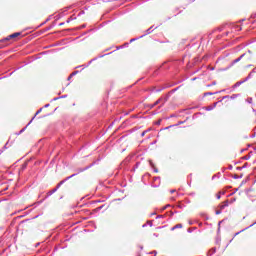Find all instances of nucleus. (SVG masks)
<instances>
[{
    "instance_id": "1",
    "label": "nucleus",
    "mask_w": 256,
    "mask_h": 256,
    "mask_svg": "<svg viewBox=\"0 0 256 256\" xmlns=\"http://www.w3.org/2000/svg\"><path fill=\"white\" fill-rule=\"evenodd\" d=\"M20 35V32L13 33L6 38V41H9V39H17V37H19Z\"/></svg>"
},
{
    "instance_id": "2",
    "label": "nucleus",
    "mask_w": 256,
    "mask_h": 256,
    "mask_svg": "<svg viewBox=\"0 0 256 256\" xmlns=\"http://www.w3.org/2000/svg\"><path fill=\"white\" fill-rule=\"evenodd\" d=\"M237 98V95H232L231 97L225 96L224 99H227L226 101L228 103H233V101Z\"/></svg>"
},
{
    "instance_id": "3",
    "label": "nucleus",
    "mask_w": 256,
    "mask_h": 256,
    "mask_svg": "<svg viewBox=\"0 0 256 256\" xmlns=\"http://www.w3.org/2000/svg\"><path fill=\"white\" fill-rule=\"evenodd\" d=\"M229 205V201H224L221 205H220V210L223 211V209H225V207H227Z\"/></svg>"
},
{
    "instance_id": "4",
    "label": "nucleus",
    "mask_w": 256,
    "mask_h": 256,
    "mask_svg": "<svg viewBox=\"0 0 256 256\" xmlns=\"http://www.w3.org/2000/svg\"><path fill=\"white\" fill-rule=\"evenodd\" d=\"M183 224H176L174 227L171 228V231H175V229H182Z\"/></svg>"
},
{
    "instance_id": "5",
    "label": "nucleus",
    "mask_w": 256,
    "mask_h": 256,
    "mask_svg": "<svg viewBox=\"0 0 256 256\" xmlns=\"http://www.w3.org/2000/svg\"><path fill=\"white\" fill-rule=\"evenodd\" d=\"M244 56L245 54H242L238 59H235L233 63H239V61H241V59H243Z\"/></svg>"
},
{
    "instance_id": "6",
    "label": "nucleus",
    "mask_w": 256,
    "mask_h": 256,
    "mask_svg": "<svg viewBox=\"0 0 256 256\" xmlns=\"http://www.w3.org/2000/svg\"><path fill=\"white\" fill-rule=\"evenodd\" d=\"M162 99H158L155 103H154V107H157V105H159V103H161Z\"/></svg>"
},
{
    "instance_id": "7",
    "label": "nucleus",
    "mask_w": 256,
    "mask_h": 256,
    "mask_svg": "<svg viewBox=\"0 0 256 256\" xmlns=\"http://www.w3.org/2000/svg\"><path fill=\"white\" fill-rule=\"evenodd\" d=\"M147 133V131H143L141 134V137H145V134Z\"/></svg>"
},
{
    "instance_id": "8",
    "label": "nucleus",
    "mask_w": 256,
    "mask_h": 256,
    "mask_svg": "<svg viewBox=\"0 0 256 256\" xmlns=\"http://www.w3.org/2000/svg\"><path fill=\"white\" fill-rule=\"evenodd\" d=\"M216 215H221V209L216 211Z\"/></svg>"
},
{
    "instance_id": "9",
    "label": "nucleus",
    "mask_w": 256,
    "mask_h": 256,
    "mask_svg": "<svg viewBox=\"0 0 256 256\" xmlns=\"http://www.w3.org/2000/svg\"><path fill=\"white\" fill-rule=\"evenodd\" d=\"M149 107H150V109H153V107H155V105L154 104H149Z\"/></svg>"
},
{
    "instance_id": "10",
    "label": "nucleus",
    "mask_w": 256,
    "mask_h": 256,
    "mask_svg": "<svg viewBox=\"0 0 256 256\" xmlns=\"http://www.w3.org/2000/svg\"><path fill=\"white\" fill-rule=\"evenodd\" d=\"M71 177H75V174H73V175L69 176V177H68V179H71Z\"/></svg>"
},
{
    "instance_id": "11",
    "label": "nucleus",
    "mask_w": 256,
    "mask_h": 256,
    "mask_svg": "<svg viewBox=\"0 0 256 256\" xmlns=\"http://www.w3.org/2000/svg\"><path fill=\"white\" fill-rule=\"evenodd\" d=\"M236 85H241V82H237Z\"/></svg>"
},
{
    "instance_id": "12",
    "label": "nucleus",
    "mask_w": 256,
    "mask_h": 256,
    "mask_svg": "<svg viewBox=\"0 0 256 256\" xmlns=\"http://www.w3.org/2000/svg\"><path fill=\"white\" fill-rule=\"evenodd\" d=\"M171 193H175V190H171Z\"/></svg>"
}]
</instances>
